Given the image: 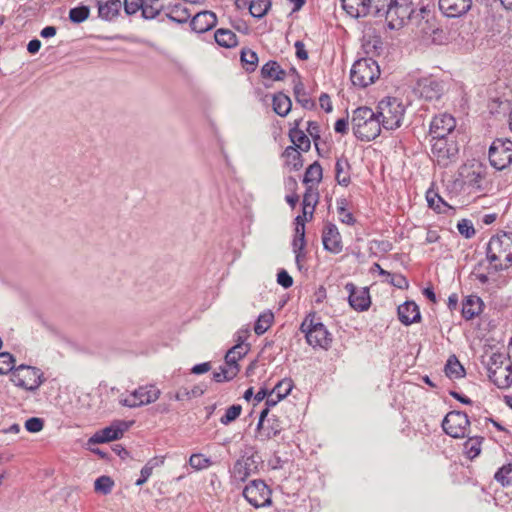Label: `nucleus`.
Returning <instances> with one entry per match:
<instances>
[{
	"label": "nucleus",
	"mask_w": 512,
	"mask_h": 512,
	"mask_svg": "<svg viewBox=\"0 0 512 512\" xmlns=\"http://www.w3.org/2000/svg\"><path fill=\"white\" fill-rule=\"evenodd\" d=\"M380 77L378 63L370 57L361 58L354 62L350 71V79L354 86L366 88Z\"/></svg>",
	"instance_id": "obj_6"
},
{
	"label": "nucleus",
	"mask_w": 512,
	"mask_h": 512,
	"mask_svg": "<svg viewBox=\"0 0 512 512\" xmlns=\"http://www.w3.org/2000/svg\"><path fill=\"white\" fill-rule=\"evenodd\" d=\"M509 356L496 352L489 356L486 362L488 377L498 388L506 389L512 385V362Z\"/></svg>",
	"instance_id": "obj_3"
},
{
	"label": "nucleus",
	"mask_w": 512,
	"mask_h": 512,
	"mask_svg": "<svg viewBox=\"0 0 512 512\" xmlns=\"http://www.w3.org/2000/svg\"><path fill=\"white\" fill-rule=\"evenodd\" d=\"M319 194L316 188L307 186L303 196V214H310L312 217L316 204L318 203Z\"/></svg>",
	"instance_id": "obj_34"
},
{
	"label": "nucleus",
	"mask_w": 512,
	"mask_h": 512,
	"mask_svg": "<svg viewBox=\"0 0 512 512\" xmlns=\"http://www.w3.org/2000/svg\"><path fill=\"white\" fill-rule=\"evenodd\" d=\"M483 302L480 297L476 295H469L462 303V316L466 320H471L479 315L482 311Z\"/></svg>",
	"instance_id": "obj_26"
},
{
	"label": "nucleus",
	"mask_w": 512,
	"mask_h": 512,
	"mask_svg": "<svg viewBox=\"0 0 512 512\" xmlns=\"http://www.w3.org/2000/svg\"><path fill=\"white\" fill-rule=\"evenodd\" d=\"M490 164L497 170H503L512 163V141L495 139L489 148Z\"/></svg>",
	"instance_id": "obj_10"
},
{
	"label": "nucleus",
	"mask_w": 512,
	"mask_h": 512,
	"mask_svg": "<svg viewBox=\"0 0 512 512\" xmlns=\"http://www.w3.org/2000/svg\"><path fill=\"white\" fill-rule=\"evenodd\" d=\"M162 10H165V6H159L156 2L144 0V5L141 8V15L146 20H152L155 19Z\"/></svg>",
	"instance_id": "obj_48"
},
{
	"label": "nucleus",
	"mask_w": 512,
	"mask_h": 512,
	"mask_svg": "<svg viewBox=\"0 0 512 512\" xmlns=\"http://www.w3.org/2000/svg\"><path fill=\"white\" fill-rule=\"evenodd\" d=\"M98 17L105 21L114 20L122 8L121 0H96Z\"/></svg>",
	"instance_id": "obj_21"
},
{
	"label": "nucleus",
	"mask_w": 512,
	"mask_h": 512,
	"mask_svg": "<svg viewBox=\"0 0 512 512\" xmlns=\"http://www.w3.org/2000/svg\"><path fill=\"white\" fill-rule=\"evenodd\" d=\"M250 350V345L235 344L225 355V363L238 365V361L242 359Z\"/></svg>",
	"instance_id": "obj_35"
},
{
	"label": "nucleus",
	"mask_w": 512,
	"mask_h": 512,
	"mask_svg": "<svg viewBox=\"0 0 512 512\" xmlns=\"http://www.w3.org/2000/svg\"><path fill=\"white\" fill-rule=\"evenodd\" d=\"M128 426L125 422H113L110 426L97 431L88 440L89 445L110 442L121 438Z\"/></svg>",
	"instance_id": "obj_16"
},
{
	"label": "nucleus",
	"mask_w": 512,
	"mask_h": 512,
	"mask_svg": "<svg viewBox=\"0 0 512 512\" xmlns=\"http://www.w3.org/2000/svg\"><path fill=\"white\" fill-rule=\"evenodd\" d=\"M487 259L495 272L512 265V231L498 233L490 238Z\"/></svg>",
	"instance_id": "obj_1"
},
{
	"label": "nucleus",
	"mask_w": 512,
	"mask_h": 512,
	"mask_svg": "<svg viewBox=\"0 0 512 512\" xmlns=\"http://www.w3.org/2000/svg\"><path fill=\"white\" fill-rule=\"evenodd\" d=\"M387 282L391 285L399 288V289H407L409 287V282L405 276L402 274H391L387 276Z\"/></svg>",
	"instance_id": "obj_59"
},
{
	"label": "nucleus",
	"mask_w": 512,
	"mask_h": 512,
	"mask_svg": "<svg viewBox=\"0 0 512 512\" xmlns=\"http://www.w3.org/2000/svg\"><path fill=\"white\" fill-rule=\"evenodd\" d=\"M457 229L461 235L469 239L476 233L472 222L468 219H462L457 223Z\"/></svg>",
	"instance_id": "obj_56"
},
{
	"label": "nucleus",
	"mask_w": 512,
	"mask_h": 512,
	"mask_svg": "<svg viewBox=\"0 0 512 512\" xmlns=\"http://www.w3.org/2000/svg\"><path fill=\"white\" fill-rule=\"evenodd\" d=\"M300 331L305 334L307 343L313 348L327 350L332 343V336L322 322L315 321L314 316L308 315L300 326Z\"/></svg>",
	"instance_id": "obj_7"
},
{
	"label": "nucleus",
	"mask_w": 512,
	"mask_h": 512,
	"mask_svg": "<svg viewBox=\"0 0 512 512\" xmlns=\"http://www.w3.org/2000/svg\"><path fill=\"white\" fill-rule=\"evenodd\" d=\"M351 122L354 135L361 141L374 140L383 127L378 114L366 106L353 111Z\"/></svg>",
	"instance_id": "obj_2"
},
{
	"label": "nucleus",
	"mask_w": 512,
	"mask_h": 512,
	"mask_svg": "<svg viewBox=\"0 0 512 512\" xmlns=\"http://www.w3.org/2000/svg\"><path fill=\"white\" fill-rule=\"evenodd\" d=\"M426 200L428 202V206L438 213L444 212L445 208H450V206L433 188L427 190Z\"/></svg>",
	"instance_id": "obj_38"
},
{
	"label": "nucleus",
	"mask_w": 512,
	"mask_h": 512,
	"mask_svg": "<svg viewBox=\"0 0 512 512\" xmlns=\"http://www.w3.org/2000/svg\"><path fill=\"white\" fill-rule=\"evenodd\" d=\"M390 29H396L402 26V20H399L397 14V0H392V4L383 11V16Z\"/></svg>",
	"instance_id": "obj_39"
},
{
	"label": "nucleus",
	"mask_w": 512,
	"mask_h": 512,
	"mask_svg": "<svg viewBox=\"0 0 512 512\" xmlns=\"http://www.w3.org/2000/svg\"><path fill=\"white\" fill-rule=\"evenodd\" d=\"M301 120L294 121V127L289 131V138L297 150L307 152L311 147L308 136L299 128Z\"/></svg>",
	"instance_id": "obj_25"
},
{
	"label": "nucleus",
	"mask_w": 512,
	"mask_h": 512,
	"mask_svg": "<svg viewBox=\"0 0 512 512\" xmlns=\"http://www.w3.org/2000/svg\"><path fill=\"white\" fill-rule=\"evenodd\" d=\"M242 412V406L239 404H234L230 406L225 414L220 418V423L223 425H229L233 421H235Z\"/></svg>",
	"instance_id": "obj_53"
},
{
	"label": "nucleus",
	"mask_w": 512,
	"mask_h": 512,
	"mask_svg": "<svg viewBox=\"0 0 512 512\" xmlns=\"http://www.w3.org/2000/svg\"><path fill=\"white\" fill-rule=\"evenodd\" d=\"M397 312L400 322L406 326L421 320L419 307L413 301H406L401 304Z\"/></svg>",
	"instance_id": "obj_22"
},
{
	"label": "nucleus",
	"mask_w": 512,
	"mask_h": 512,
	"mask_svg": "<svg viewBox=\"0 0 512 512\" xmlns=\"http://www.w3.org/2000/svg\"><path fill=\"white\" fill-rule=\"evenodd\" d=\"M483 438L482 437H470L465 443H464V451L466 456L469 459L476 458L480 452H481V444H482Z\"/></svg>",
	"instance_id": "obj_45"
},
{
	"label": "nucleus",
	"mask_w": 512,
	"mask_h": 512,
	"mask_svg": "<svg viewBox=\"0 0 512 512\" xmlns=\"http://www.w3.org/2000/svg\"><path fill=\"white\" fill-rule=\"evenodd\" d=\"M277 283L284 288H290L293 285V279L284 269L277 274Z\"/></svg>",
	"instance_id": "obj_61"
},
{
	"label": "nucleus",
	"mask_w": 512,
	"mask_h": 512,
	"mask_svg": "<svg viewBox=\"0 0 512 512\" xmlns=\"http://www.w3.org/2000/svg\"><path fill=\"white\" fill-rule=\"evenodd\" d=\"M272 107L277 115L284 117L290 112L292 102L286 94L278 92L273 95Z\"/></svg>",
	"instance_id": "obj_28"
},
{
	"label": "nucleus",
	"mask_w": 512,
	"mask_h": 512,
	"mask_svg": "<svg viewBox=\"0 0 512 512\" xmlns=\"http://www.w3.org/2000/svg\"><path fill=\"white\" fill-rule=\"evenodd\" d=\"M239 365L226 364L220 366L218 372L213 373V380L217 383H222L234 379L239 373Z\"/></svg>",
	"instance_id": "obj_33"
},
{
	"label": "nucleus",
	"mask_w": 512,
	"mask_h": 512,
	"mask_svg": "<svg viewBox=\"0 0 512 512\" xmlns=\"http://www.w3.org/2000/svg\"><path fill=\"white\" fill-rule=\"evenodd\" d=\"M470 426L468 415L462 411L449 412L442 421L444 432L453 438H464Z\"/></svg>",
	"instance_id": "obj_11"
},
{
	"label": "nucleus",
	"mask_w": 512,
	"mask_h": 512,
	"mask_svg": "<svg viewBox=\"0 0 512 512\" xmlns=\"http://www.w3.org/2000/svg\"><path fill=\"white\" fill-rule=\"evenodd\" d=\"M216 43L224 48H234L238 44V38L236 34L226 28H219L214 33Z\"/></svg>",
	"instance_id": "obj_27"
},
{
	"label": "nucleus",
	"mask_w": 512,
	"mask_h": 512,
	"mask_svg": "<svg viewBox=\"0 0 512 512\" xmlns=\"http://www.w3.org/2000/svg\"><path fill=\"white\" fill-rule=\"evenodd\" d=\"M11 380L18 387L28 391H35L45 379L43 372L39 368L22 364L13 370Z\"/></svg>",
	"instance_id": "obj_8"
},
{
	"label": "nucleus",
	"mask_w": 512,
	"mask_h": 512,
	"mask_svg": "<svg viewBox=\"0 0 512 512\" xmlns=\"http://www.w3.org/2000/svg\"><path fill=\"white\" fill-rule=\"evenodd\" d=\"M445 374L450 379H460L466 374L464 367L455 355H450L444 367Z\"/></svg>",
	"instance_id": "obj_32"
},
{
	"label": "nucleus",
	"mask_w": 512,
	"mask_h": 512,
	"mask_svg": "<svg viewBox=\"0 0 512 512\" xmlns=\"http://www.w3.org/2000/svg\"><path fill=\"white\" fill-rule=\"evenodd\" d=\"M365 6L369 10V15L374 17H382L383 11L389 4H392V0H363Z\"/></svg>",
	"instance_id": "obj_44"
},
{
	"label": "nucleus",
	"mask_w": 512,
	"mask_h": 512,
	"mask_svg": "<svg viewBox=\"0 0 512 512\" xmlns=\"http://www.w3.org/2000/svg\"><path fill=\"white\" fill-rule=\"evenodd\" d=\"M292 246L293 251L295 253L296 263L299 265L301 258L305 256V254L303 253L306 246L305 236L303 234H301V237L294 236Z\"/></svg>",
	"instance_id": "obj_54"
},
{
	"label": "nucleus",
	"mask_w": 512,
	"mask_h": 512,
	"mask_svg": "<svg viewBox=\"0 0 512 512\" xmlns=\"http://www.w3.org/2000/svg\"><path fill=\"white\" fill-rule=\"evenodd\" d=\"M44 427V421L41 418L38 417H31L26 420L25 422V428L27 431L31 433H37L40 432Z\"/></svg>",
	"instance_id": "obj_60"
},
{
	"label": "nucleus",
	"mask_w": 512,
	"mask_h": 512,
	"mask_svg": "<svg viewBox=\"0 0 512 512\" xmlns=\"http://www.w3.org/2000/svg\"><path fill=\"white\" fill-rule=\"evenodd\" d=\"M348 125H349L348 117L347 118L338 119L335 122L334 130H335L336 133L347 134V132H348Z\"/></svg>",
	"instance_id": "obj_64"
},
{
	"label": "nucleus",
	"mask_w": 512,
	"mask_h": 512,
	"mask_svg": "<svg viewBox=\"0 0 512 512\" xmlns=\"http://www.w3.org/2000/svg\"><path fill=\"white\" fill-rule=\"evenodd\" d=\"M294 95L296 101L305 109H312L315 106L314 101L308 97L305 92L304 85L298 81L294 86Z\"/></svg>",
	"instance_id": "obj_46"
},
{
	"label": "nucleus",
	"mask_w": 512,
	"mask_h": 512,
	"mask_svg": "<svg viewBox=\"0 0 512 512\" xmlns=\"http://www.w3.org/2000/svg\"><path fill=\"white\" fill-rule=\"evenodd\" d=\"M273 321L274 315L270 310L261 313L255 322L254 332L257 335L264 334L271 327Z\"/></svg>",
	"instance_id": "obj_41"
},
{
	"label": "nucleus",
	"mask_w": 512,
	"mask_h": 512,
	"mask_svg": "<svg viewBox=\"0 0 512 512\" xmlns=\"http://www.w3.org/2000/svg\"><path fill=\"white\" fill-rule=\"evenodd\" d=\"M271 494V489L260 479L252 480L243 490L244 498L255 508L271 506Z\"/></svg>",
	"instance_id": "obj_9"
},
{
	"label": "nucleus",
	"mask_w": 512,
	"mask_h": 512,
	"mask_svg": "<svg viewBox=\"0 0 512 512\" xmlns=\"http://www.w3.org/2000/svg\"><path fill=\"white\" fill-rule=\"evenodd\" d=\"M166 17L178 24L187 23L191 17L190 10L181 3L168 4L165 6Z\"/></svg>",
	"instance_id": "obj_24"
},
{
	"label": "nucleus",
	"mask_w": 512,
	"mask_h": 512,
	"mask_svg": "<svg viewBox=\"0 0 512 512\" xmlns=\"http://www.w3.org/2000/svg\"><path fill=\"white\" fill-rule=\"evenodd\" d=\"M342 6L346 12L355 18L369 15V10L363 0H341Z\"/></svg>",
	"instance_id": "obj_30"
},
{
	"label": "nucleus",
	"mask_w": 512,
	"mask_h": 512,
	"mask_svg": "<svg viewBox=\"0 0 512 512\" xmlns=\"http://www.w3.org/2000/svg\"><path fill=\"white\" fill-rule=\"evenodd\" d=\"M14 368V358L8 352L0 353V374H7L9 372H13Z\"/></svg>",
	"instance_id": "obj_55"
},
{
	"label": "nucleus",
	"mask_w": 512,
	"mask_h": 512,
	"mask_svg": "<svg viewBox=\"0 0 512 512\" xmlns=\"http://www.w3.org/2000/svg\"><path fill=\"white\" fill-rule=\"evenodd\" d=\"M143 5L144 0H124L122 3L124 11L127 15H134L138 11H141Z\"/></svg>",
	"instance_id": "obj_57"
},
{
	"label": "nucleus",
	"mask_w": 512,
	"mask_h": 512,
	"mask_svg": "<svg viewBox=\"0 0 512 512\" xmlns=\"http://www.w3.org/2000/svg\"><path fill=\"white\" fill-rule=\"evenodd\" d=\"M189 464L197 469H205L210 465V460L208 458H204L201 454H193L190 456Z\"/></svg>",
	"instance_id": "obj_58"
},
{
	"label": "nucleus",
	"mask_w": 512,
	"mask_h": 512,
	"mask_svg": "<svg viewBox=\"0 0 512 512\" xmlns=\"http://www.w3.org/2000/svg\"><path fill=\"white\" fill-rule=\"evenodd\" d=\"M282 429L283 427L281 421L275 415H272L267 419V422H265L263 428L256 429V437L260 441L264 442L279 435Z\"/></svg>",
	"instance_id": "obj_23"
},
{
	"label": "nucleus",
	"mask_w": 512,
	"mask_h": 512,
	"mask_svg": "<svg viewBox=\"0 0 512 512\" xmlns=\"http://www.w3.org/2000/svg\"><path fill=\"white\" fill-rule=\"evenodd\" d=\"M460 175L464 179V183L467 184L470 187H480V182L483 179V174L480 168L478 169H471V168H464Z\"/></svg>",
	"instance_id": "obj_42"
},
{
	"label": "nucleus",
	"mask_w": 512,
	"mask_h": 512,
	"mask_svg": "<svg viewBox=\"0 0 512 512\" xmlns=\"http://www.w3.org/2000/svg\"><path fill=\"white\" fill-rule=\"evenodd\" d=\"M512 463H508L500 467L494 474V479L501 484L502 487L512 486Z\"/></svg>",
	"instance_id": "obj_47"
},
{
	"label": "nucleus",
	"mask_w": 512,
	"mask_h": 512,
	"mask_svg": "<svg viewBox=\"0 0 512 512\" xmlns=\"http://www.w3.org/2000/svg\"><path fill=\"white\" fill-rule=\"evenodd\" d=\"M204 391L205 390L201 386L195 385L191 389L181 388L174 394L169 393L168 397L170 399H175L176 401H184L200 397L201 395L204 394Z\"/></svg>",
	"instance_id": "obj_36"
},
{
	"label": "nucleus",
	"mask_w": 512,
	"mask_h": 512,
	"mask_svg": "<svg viewBox=\"0 0 512 512\" xmlns=\"http://www.w3.org/2000/svg\"><path fill=\"white\" fill-rule=\"evenodd\" d=\"M240 56L246 71L252 72L256 69L258 63L256 52L248 48H243Z\"/></svg>",
	"instance_id": "obj_50"
},
{
	"label": "nucleus",
	"mask_w": 512,
	"mask_h": 512,
	"mask_svg": "<svg viewBox=\"0 0 512 512\" xmlns=\"http://www.w3.org/2000/svg\"><path fill=\"white\" fill-rule=\"evenodd\" d=\"M293 386L294 384L292 379L284 378L274 386L271 390V394H275L277 396V400H282L290 394Z\"/></svg>",
	"instance_id": "obj_49"
},
{
	"label": "nucleus",
	"mask_w": 512,
	"mask_h": 512,
	"mask_svg": "<svg viewBox=\"0 0 512 512\" xmlns=\"http://www.w3.org/2000/svg\"><path fill=\"white\" fill-rule=\"evenodd\" d=\"M217 23L216 14L212 11H200L192 17L190 26L197 33H205L211 30Z\"/></svg>",
	"instance_id": "obj_20"
},
{
	"label": "nucleus",
	"mask_w": 512,
	"mask_h": 512,
	"mask_svg": "<svg viewBox=\"0 0 512 512\" xmlns=\"http://www.w3.org/2000/svg\"><path fill=\"white\" fill-rule=\"evenodd\" d=\"M377 114L384 129L394 130L402 124L405 107L400 99L387 97L379 102Z\"/></svg>",
	"instance_id": "obj_5"
},
{
	"label": "nucleus",
	"mask_w": 512,
	"mask_h": 512,
	"mask_svg": "<svg viewBox=\"0 0 512 512\" xmlns=\"http://www.w3.org/2000/svg\"><path fill=\"white\" fill-rule=\"evenodd\" d=\"M411 13V9L406 4H401L397 1V14L399 20H402V25L404 24V20L409 18Z\"/></svg>",
	"instance_id": "obj_63"
},
{
	"label": "nucleus",
	"mask_w": 512,
	"mask_h": 512,
	"mask_svg": "<svg viewBox=\"0 0 512 512\" xmlns=\"http://www.w3.org/2000/svg\"><path fill=\"white\" fill-rule=\"evenodd\" d=\"M160 396V390L155 386H142L134 390L128 398L120 399L125 407L135 408L155 402Z\"/></svg>",
	"instance_id": "obj_13"
},
{
	"label": "nucleus",
	"mask_w": 512,
	"mask_h": 512,
	"mask_svg": "<svg viewBox=\"0 0 512 512\" xmlns=\"http://www.w3.org/2000/svg\"><path fill=\"white\" fill-rule=\"evenodd\" d=\"M345 289L349 292V304L357 311H366L371 304L369 289L356 287L353 283H347Z\"/></svg>",
	"instance_id": "obj_17"
},
{
	"label": "nucleus",
	"mask_w": 512,
	"mask_h": 512,
	"mask_svg": "<svg viewBox=\"0 0 512 512\" xmlns=\"http://www.w3.org/2000/svg\"><path fill=\"white\" fill-rule=\"evenodd\" d=\"M271 7V0H252L249 5V12L255 18H262Z\"/></svg>",
	"instance_id": "obj_43"
},
{
	"label": "nucleus",
	"mask_w": 512,
	"mask_h": 512,
	"mask_svg": "<svg viewBox=\"0 0 512 512\" xmlns=\"http://www.w3.org/2000/svg\"><path fill=\"white\" fill-rule=\"evenodd\" d=\"M113 487H114L113 479L106 475L98 477L94 482V490L103 495L110 494Z\"/></svg>",
	"instance_id": "obj_52"
},
{
	"label": "nucleus",
	"mask_w": 512,
	"mask_h": 512,
	"mask_svg": "<svg viewBox=\"0 0 512 512\" xmlns=\"http://www.w3.org/2000/svg\"><path fill=\"white\" fill-rule=\"evenodd\" d=\"M261 75L263 78H270L275 81L284 80L286 77V71L276 61H268L261 69Z\"/></svg>",
	"instance_id": "obj_31"
},
{
	"label": "nucleus",
	"mask_w": 512,
	"mask_h": 512,
	"mask_svg": "<svg viewBox=\"0 0 512 512\" xmlns=\"http://www.w3.org/2000/svg\"><path fill=\"white\" fill-rule=\"evenodd\" d=\"M258 456L251 454L242 455L233 465L231 470L232 477L236 481L244 482L253 473L258 470Z\"/></svg>",
	"instance_id": "obj_15"
},
{
	"label": "nucleus",
	"mask_w": 512,
	"mask_h": 512,
	"mask_svg": "<svg viewBox=\"0 0 512 512\" xmlns=\"http://www.w3.org/2000/svg\"><path fill=\"white\" fill-rule=\"evenodd\" d=\"M350 164L347 158H338L335 164V179L339 185L348 186L350 183Z\"/></svg>",
	"instance_id": "obj_29"
},
{
	"label": "nucleus",
	"mask_w": 512,
	"mask_h": 512,
	"mask_svg": "<svg viewBox=\"0 0 512 512\" xmlns=\"http://www.w3.org/2000/svg\"><path fill=\"white\" fill-rule=\"evenodd\" d=\"M439 9L447 17H461L472 7V0H438Z\"/></svg>",
	"instance_id": "obj_19"
},
{
	"label": "nucleus",
	"mask_w": 512,
	"mask_h": 512,
	"mask_svg": "<svg viewBox=\"0 0 512 512\" xmlns=\"http://www.w3.org/2000/svg\"><path fill=\"white\" fill-rule=\"evenodd\" d=\"M413 91L419 97L427 101H433L440 99L442 96L443 85L441 81L435 78L424 77L416 82Z\"/></svg>",
	"instance_id": "obj_14"
},
{
	"label": "nucleus",
	"mask_w": 512,
	"mask_h": 512,
	"mask_svg": "<svg viewBox=\"0 0 512 512\" xmlns=\"http://www.w3.org/2000/svg\"><path fill=\"white\" fill-rule=\"evenodd\" d=\"M456 119L449 113H439L435 115L429 125L430 139H440L446 137H455Z\"/></svg>",
	"instance_id": "obj_12"
},
{
	"label": "nucleus",
	"mask_w": 512,
	"mask_h": 512,
	"mask_svg": "<svg viewBox=\"0 0 512 512\" xmlns=\"http://www.w3.org/2000/svg\"><path fill=\"white\" fill-rule=\"evenodd\" d=\"M295 50H296V57L299 60L305 61L308 59V52L305 49V45L302 41L298 40L294 44Z\"/></svg>",
	"instance_id": "obj_62"
},
{
	"label": "nucleus",
	"mask_w": 512,
	"mask_h": 512,
	"mask_svg": "<svg viewBox=\"0 0 512 512\" xmlns=\"http://www.w3.org/2000/svg\"><path fill=\"white\" fill-rule=\"evenodd\" d=\"M285 162L291 166L294 170H299L303 165L301 153L294 146H288L283 153Z\"/></svg>",
	"instance_id": "obj_40"
},
{
	"label": "nucleus",
	"mask_w": 512,
	"mask_h": 512,
	"mask_svg": "<svg viewBox=\"0 0 512 512\" xmlns=\"http://www.w3.org/2000/svg\"><path fill=\"white\" fill-rule=\"evenodd\" d=\"M90 15V9L88 6L82 5L71 8L69 11V20L72 23L80 24L87 20Z\"/></svg>",
	"instance_id": "obj_51"
},
{
	"label": "nucleus",
	"mask_w": 512,
	"mask_h": 512,
	"mask_svg": "<svg viewBox=\"0 0 512 512\" xmlns=\"http://www.w3.org/2000/svg\"><path fill=\"white\" fill-rule=\"evenodd\" d=\"M322 243L324 249L333 254H339L342 251L341 235L334 223L328 222L325 224L322 231Z\"/></svg>",
	"instance_id": "obj_18"
},
{
	"label": "nucleus",
	"mask_w": 512,
	"mask_h": 512,
	"mask_svg": "<svg viewBox=\"0 0 512 512\" xmlns=\"http://www.w3.org/2000/svg\"><path fill=\"white\" fill-rule=\"evenodd\" d=\"M430 146V157L438 166L446 168L456 163L459 154L456 137L430 139Z\"/></svg>",
	"instance_id": "obj_4"
},
{
	"label": "nucleus",
	"mask_w": 512,
	"mask_h": 512,
	"mask_svg": "<svg viewBox=\"0 0 512 512\" xmlns=\"http://www.w3.org/2000/svg\"><path fill=\"white\" fill-rule=\"evenodd\" d=\"M323 177V170L319 162L315 161L305 171L303 183L310 186V183H319Z\"/></svg>",
	"instance_id": "obj_37"
}]
</instances>
